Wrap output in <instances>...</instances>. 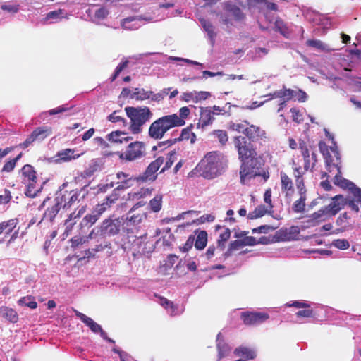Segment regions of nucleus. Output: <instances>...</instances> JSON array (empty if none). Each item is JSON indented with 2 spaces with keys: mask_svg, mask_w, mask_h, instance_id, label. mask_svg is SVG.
Here are the masks:
<instances>
[{
  "mask_svg": "<svg viewBox=\"0 0 361 361\" xmlns=\"http://www.w3.org/2000/svg\"><path fill=\"white\" fill-rule=\"evenodd\" d=\"M119 112V111H114L112 114H111L108 117L107 119L112 122V123H116L122 121L123 125H126V120L123 118L121 116L117 115V114Z\"/></svg>",
  "mask_w": 361,
  "mask_h": 361,
  "instance_id": "bf43d9fd",
  "label": "nucleus"
},
{
  "mask_svg": "<svg viewBox=\"0 0 361 361\" xmlns=\"http://www.w3.org/2000/svg\"><path fill=\"white\" fill-rule=\"evenodd\" d=\"M229 127L231 130L243 133L247 140L253 143L262 145L268 140L266 131L260 126L250 124L244 121L242 123H230Z\"/></svg>",
  "mask_w": 361,
  "mask_h": 361,
  "instance_id": "7ed1b4c3",
  "label": "nucleus"
},
{
  "mask_svg": "<svg viewBox=\"0 0 361 361\" xmlns=\"http://www.w3.org/2000/svg\"><path fill=\"white\" fill-rule=\"evenodd\" d=\"M61 208L62 205H61L57 200H55L54 204H53L51 207H49L45 210L39 223H41L43 221H47L52 223Z\"/></svg>",
  "mask_w": 361,
  "mask_h": 361,
  "instance_id": "a878e982",
  "label": "nucleus"
},
{
  "mask_svg": "<svg viewBox=\"0 0 361 361\" xmlns=\"http://www.w3.org/2000/svg\"><path fill=\"white\" fill-rule=\"evenodd\" d=\"M190 113V109L188 106H183L180 109L178 115L177 114L169 115L172 118V120L173 121L176 127H180L185 124V120L188 117Z\"/></svg>",
  "mask_w": 361,
  "mask_h": 361,
  "instance_id": "cd10ccee",
  "label": "nucleus"
},
{
  "mask_svg": "<svg viewBox=\"0 0 361 361\" xmlns=\"http://www.w3.org/2000/svg\"><path fill=\"white\" fill-rule=\"evenodd\" d=\"M176 159V152H171L167 154L166 161L165 162V164L164 167L161 169L160 173H163L165 171L168 170L171 167L175 161Z\"/></svg>",
  "mask_w": 361,
  "mask_h": 361,
  "instance_id": "3c124183",
  "label": "nucleus"
},
{
  "mask_svg": "<svg viewBox=\"0 0 361 361\" xmlns=\"http://www.w3.org/2000/svg\"><path fill=\"white\" fill-rule=\"evenodd\" d=\"M330 217H331V215L324 207L308 216L307 217L306 223L309 226H314L323 221H325Z\"/></svg>",
  "mask_w": 361,
  "mask_h": 361,
  "instance_id": "aec40b11",
  "label": "nucleus"
},
{
  "mask_svg": "<svg viewBox=\"0 0 361 361\" xmlns=\"http://www.w3.org/2000/svg\"><path fill=\"white\" fill-rule=\"evenodd\" d=\"M160 305L168 310L171 316L178 314V307L172 302L164 297H159Z\"/></svg>",
  "mask_w": 361,
  "mask_h": 361,
  "instance_id": "c9c22d12",
  "label": "nucleus"
},
{
  "mask_svg": "<svg viewBox=\"0 0 361 361\" xmlns=\"http://www.w3.org/2000/svg\"><path fill=\"white\" fill-rule=\"evenodd\" d=\"M207 233L205 231H200L197 233V237L195 236L194 245L197 250H203L207 243Z\"/></svg>",
  "mask_w": 361,
  "mask_h": 361,
  "instance_id": "473e14b6",
  "label": "nucleus"
},
{
  "mask_svg": "<svg viewBox=\"0 0 361 361\" xmlns=\"http://www.w3.org/2000/svg\"><path fill=\"white\" fill-rule=\"evenodd\" d=\"M306 195H300V197L293 204V210L295 213H300L305 211Z\"/></svg>",
  "mask_w": 361,
  "mask_h": 361,
  "instance_id": "c03bdc74",
  "label": "nucleus"
},
{
  "mask_svg": "<svg viewBox=\"0 0 361 361\" xmlns=\"http://www.w3.org/2000/svg\"><path fill=\"white\" fill-rule=\"evenodd\" d=\"M296 316L298 317H313L314 313L313 310L309 307V308H304L302 310H299L296 312Z\"/></svg>",
  "mask_w": 361,
  "mask_h": 361,
  "instance_id": "338daca9",
  "label": "nucleus"
},
{
  "mask_svg": "<svg viewBox=\"0 0 361 361\" xmlns=\"http://www.w3.org/2000/svg\"><path fill=\"white\" fill-rule=\"evenodd\" d=\"M151 96L152 91H147L144 88H135L130 98L138 101H143L149 99Z\"/></svg>",
  "mask_w": 361,
  "mask_h": 361,
  "instance_id": "f704fd0d",
  "label": "nucleus"
},
{
  "mask_svg": "<svg viewBox=\"0 0 361 361\" xmlns=\"http://www.w3.org/2000/svg\"><path fill=\"white\" fill-rule=\"evenodd\" d=\"M169 90L170 88H165L162 90L161 92L159 93H154V92L152 91V96L149 99L154 102H160L163 100L164 97L169 94Z\"/></svg>",
  "mask_w": 361,
  "mask_h": 361,
  "instance_id": "6e6d98bb",
  "label": "nucleus"
},
{
  "mask_svg": "<svg viewBox=\"0 0 361 361\" xmlns=\"http://www.w3.org/2000/svg\"><path fill=\"white\" fill-rule=\"evenodd\" d=\"M307 45L311 47L316 48L322 51H331L332 49L324 44L321 40L319 39H308L306 42Z\"/></svg>",
  "mask_w": 361,
  "mask_h": 361,
  "instance_id": "49530a36",
  "label": "nucleus"
},
{
  "mask_svg": "<svg viewBox=\"0 0 361 361\" xmlns=\"http://www.w3.org/2000/svg\"><path fill=\"white\" fill-rule=\"evenodd\" d=\"M126 115L130 120V130L134 134L142 131V127L152 116L153 114L147 106L125 108Z\"/></svg>",
  "mask_w": 361,
  "mask_h": 361,
  "instance_id": "20e7f679",
  "label": "nucleus"
},
{
  "mask_svg": "<svg viewBox=\"0 0 361 361\" xmlns=\"http://www.w3.org/2000/svg\"><path fill=\"white\" fill-rule=\"evenodd\" d=\"M194 241H195V235H190L188 237L186 242L185 243V244L183 245V247H180V250H182L184 252L189 251L192 247V246L194 245Z\"/></svg>",
  "mask_w": 361,
  "mask_h": 361,
  "instance_id": "0e129e2a",
  "label": "nucleus"
},
{
  "mask_svg": "<svg viewBox=\"0 0 361 361\" xmlns=\"http://www.w3.org/2000/svg\"><path fill=\"white\" fill-rule=\"evenodd\" d=\"M129 64V61L128 59L123 60L121 62L116 68L114 74L111 75L110 80L111 82H114L116 78L119 75V74L128 67Z\"/></svg>",
  "mask_w": 361,
  "mask_h": 361,
  "instance_id": "de8ad7c7",
  "label": "nucleus"
},
{
  "mask_svg": "<svg viewBox=\"0 0 361 361\" xmlns=\"http://www.w3.org/2000/svg\"><path fill=\"white\" fill-rule=\"evenodd\" d=\"M116 177L120 181L118 182V185L115 189H118L119 191L130 188L132 185V180H135V178H133V177H130L128 173L123 171L118 172Z\"/></svg>",
  "mask_w": 361,
  "mask_h": 361,
  "instance_id": "c85d7f7f",
  "label": "nucleus"
},
{
  "mask_svg": "<svg viewBox=\"0 0 361 361\" xmlns=\"http://www.w3.org/2000/svg\"><path fill=\"white\" fill-rule=\"evenodd\" d=\"M154 190L153 188H141L140 191L137 192H135L133 195V197L136 198H143L146 197L147 196H149L152 191Z\"/></svg>",
  "mask_w": 361,
  "mask_h": 361,
  "instance_id": "69168bd1",
  "label": "nucleus"
},
{
  "mask_svg": "<svg viewBox=\"0 0 361 361\" xmlns=\"http://www.w3.org/2000/svg\"><path fill=\"white\" fill-rule=\"evenodd\" d=\"M274 30L287 39L290 37L291 34L287 25L280 18L276 19L274 22Z\"/></svg>",
  "mask_w": 361,
  "mask_h": 361,
  "instance_id": "2f4dec72",
  "label": "nucleus"
},
{
  "mask_svg": "<svg viewBox=\"0 0 361 361\" xmlns=\"http://www.w3.org/2000/svg\"><path fill=\"white\" fill-rule=\"evenodd\" d=\"M231 237V231L229 228H226L225 231L220 234L219 238L218 239L217 243L218 246L221 249H224V243L230 238Z\"/></svg>",
  "mask_w": 361,
  "mask_h": 361,
  "instance_id": "09e8293b",
  "label": "nucleus"
},
{
  "mask_svg": "<svg viewBox=\"0 0 361 361\" xmlns=\"http://www.w3.org/2000/svg\"><path fill=\"white\" fill-rule=\"evenodd\" d=\"M93 209H94V213L97 214L101 217V216L108 209H111V207L103 200L102 203L97 204Z\"/></svg>",
  "mask_w": 361,
  "mask_h": 361,
  "instance_id": "5fc2aeb1",
  "label": "nucleus"
},
{
  "mask_svg": "<svg viewBox=\"0 0 361 361\" xmlns=\"http://www.w3.org/2000/svg\"><path fill=\"white\" fill-rule=\"evenodd\" d=\"M192 125L183 128L181 130V133L179 137L173 139H169L164 142H159V146L161 145H166L167 147H170L175 143L183 140H190L191 144H194L196 141V135L192 132Z\"/></svg>",
  "mask_w": 361,
  "mask_h": 361,
  "instance_id": "6ab92c4d",
  "label": "nucleus"
},
{
  "mask_svg": "<svg viewBox=\"0 0 361 361\" xmlns=\"http://www.w3.org/2000/svg\"><path fill=\"white\" fill-rule=\"evenodd\" d=\"M0 314L2 317L12 323H16L18 320V316L16 311L11 307L6 306L1 307L0 308Z\"/></svg>",
  "mask_w": 361,
  "mask_h": 361,
  "instance_id": "c756f323",
  "label": "nucleus"
},
{
  "mask_svg": "<svg viewBox=\"0 0 361 361\" xmlns=\"http://www.w3.org/2000/svg\"><path fill=\"white\" fill-rule=\"evenodd\" d=\"M253 142L247 140L244 136H235L233 138L235 148L238 151L239 159L247 158L252 155H257L256 149L253 147Z\"/></svg>",
  "mask_w": 361,
  "mask_h": 361,
  "instance_id": "ddd939ff",
  "label": "nucleus"
},
{
  "mask_svg": "<svg viewBox=\"0 0 361 361\" xmlns=\"http://www.w3.org/2000/svg\"><path fill=\"white\" fill-rule=\"evenodd\" d=\"M223 8L226 13H230L236 21H241L245 18V15L242 10L237 5L230 1L224 2L223 4Z\"/></svg>",
  "mask_w": 361,
  "mask_h": 361,
  "instance_id": "b1692460",
  "label": "nucleus"
},
{
  "mask_svg": "<svg viewBox=\"0 0 361 361\" xmlns=\"http://www.w3.org/2000/svg\"><path fill=\"white\" fill-rule=\"evenodd\" d=\"M216 348L218 350V360L228 355L231 352V348L224 341L221 333H219L216 337Z\"/></svg>",
  "mask_w": 361,
  "mask_h": 361,
  "instance_id": "bb28decb",
  "label": "nucleus"
},
{
  "mask_svg": "<svg viewBox=\"0 0 361 361\" xmlns=\"http://www.w3.org/2000/svg\"><path fill=\"white\" fill-rule=\"evenodd\" d=\"M19 221L17 218L10 219L0 222V235H4L6 238L11 235L8 241L9 244L14 242L18 236L19 229L14 231Z\"/></svg>",
  "mask_w": 361,
  "mask_h": 361,
  "instance_id": "dca6fc26",
  "label": "nucleus"
},
{
  "mask_svg": "<svg viewBox=\"0 0 361 361\" xmlns=\"http://www.w3.org/2000/svg\"><path fill=\"white\" fill-rule=\"evenodd\" d=\"M117 154L121 160L134 161L145 156L146 146L143 142H130L124 152H118Z\"/></svg>",
  "mask_w": 361,
  "mask_h": 361,
  "instance_id": "1a4fd4ad",
  "label": "nucleus"
},
{
  "mask_svg": "<svg viewBox=\"0 0 361 361\" xmlns=\"http://www.w3.org/2000/svg\"><path fill=\"white\" fill-rule=\"evenodd\" d=\"M164 158L163 157H159L154 161H152L148 166L147 167L145 172L139 176L138 177H135V180L137 182H146L148 180L154 181L157 178V174L156 173L161 166L164 164Z\"/></svg>",
  "mask_w": 361,
  "mask_h": 361,
  "instance_id": "2eb2a0df",
  "label": "nucleus"
},
{
  "mask_svg": "<svg viewBox=\"0 0 361 361\" xmlns=\"http://www.w3.org/2000/svg\"><path fill=\"white\" fill-rule=\"evenodd\" d=\"M63 15H64V11L62 10V9H58V10H56V11H52L49 12L47 14L45 20H60V19H61L63 17Z\"/></svg>",
  "mask_w": 361,
  "mask_h": 361,
  "instance_id": "8fccbe9b",
  "label": "nucleus"
},
{
  "mask_svg": "<svg viewBox=\"0 0 361 361\" xmlns=\"http://www.w3.org/2000/svg\"><path fill=\"white\" fill-rule=\"evenodd\" d=\"M21 172L23 176L22 182L27 187V189L25 192V195L29 197H35L39 190L36 186V171L31 165L26 164L21 169Z\"/></svg>",
  "mask_w": 361,
  "mask_h": 361,
  "instance_id": "9d476101",
  "label": "nucleus"
},
{
  "mask_svg": "<svg viewBox=\"0 0 361 361\" xmlns=\"http://www.w3.org/2000/svg\"><path fill=\"white\" fill-rule=\"evenodd\" d=\"M68 186V183H63L60 187L61 192L55 199L62 205V208L65 209H69L76 203H78L87 194V192L83 188L71 189L70 190H65Z\"/></svg>",
  "mask_w": 361,
  "mask_h": 361,
  "instance_id": "39448f33",
  "label": "nucleus"
},
{
  "mask_svg": "<svg viewBox=\"0 0 361 361\" xmlns=\"http://www.w3.org/2000/svg\"><path fill=\"white\" fill-rule=\"evenodd\" d=\"M53 134V128L49 126H41L35 128L25 140L19 144V147L26 149L35 142H42Z\"/></svg>",
  "mask_w": 361,
  "mask_h": 361,
  "instance_id": "9b49d317",
  "label": "nucleus"
},
{
  "mask_svg": "<svg viewBox=\"0 0 361 361\" xmlns=\"http://www.w3.org/2000/svg\"><path fill=\"white\" fill-rule=\"evenodd\" d=\"M240 317L245 325H257L266 322L269 316L264 312H244Z\"/></svg>",
  "mask_w": 361,
  "mask_h": 361,
  "instance_id": "a211bd4d",
  "label": "nucleus"
},
{
  "mask_svg": "<svg viewBox=\"0 0 361 361\" xmlns=\"http://www.w3.org/2000/svg\"><path fill=\"white\" fill-rule=\"evenodd\" d=\"M346 205H348L353 211L356 213L359 212V204L360 202H357V198L356 200L351 199L350 197H346Z\"/></svg>",
  "mask_w": 361,
  "mask_h": 361,
  "instance_id": "680f3d73",
  "label": "nucleus"
},
{
  "mask_svg": "<svg viewBox=\"0 0 361 361\" xmlns=\"http://www.w3.org/2000/svg\"><path fill=\"white\" fill-rule=\"evenodd\" d=\"M333 245L340 250H347L350 247L349 242L345 239H337L333 241Z\"/></svg>",
  "mask_w": 361,
  "mask_h": 361,
  "instance_id": "13d9d810",
  "label": "nucleus"
},
{
  "mask_svg": "<svg viewBox=\"0 0 361 361\" xmlns=\"http://www.w3.org/2000/svg\"><path fill=\"white\" fill-rule=\"evenodd\" d=\"M123 225V219L113 218V216L105 219L99 226V232L103 236H114L118 235Z\"/></svg>",
  "mask_w": 361,
  "mask_h": 361,
  "instance_id": "f8f14e48",
  "label": "nucleus"
},
{
  "mask_svg": "<svg viewBox=\"0 0 361 361\" xmlns=\"http://www.w3.org/2000/svg\"><path fill=\"white\" fill-rule=\"evenodd\" d=\"M109 15V11L105 7L98 8L94 13V18L98 20L104 19Z\"/></svg>",
  "mask_w": 361,
  "mask_h": 361,
  "instance_id": "052dcab7",
  "label": "nucleus"
},
{
  "mask_svg": "<svg viewBox=\"0 0 361 361\" xmlns=\"http://www.w3.org/2000/svg\"><path fill=\"white\" fill-rule=\"evenodd\" d=\"M106 139L114 144H127L133 140V137L128 135L127 133L116 130L108 134Z\"/></svg>",
  "mask_w": 361,
  "mask_h": 361,
  "instance_id": "5701e85b",
  "label": "nucleus"
},
{
  "mask_svg": "<svg viewBox=\"0 0 361 361\" xmlns=\"http://www.w3.org/2000/svg\"><path fill=\"white\" fill-rule=\"evenodd\" d=\"M18 304L20 306H25L30 309H36L37 307V303L35 301V297L32 295L22 297L18 300Z\"/></svg>",
  "mask_w": 361,
  "mask_h": 361,
  "instance_id": "a19ab883",
  "label": "nucleus"
},
{
  "mask_svg": "<svg viewBox=\"0 0 361 361\" xmlns=\"http://www.w3.org/2000/svg\"><path fill=\"white\" fill-rule=\"evenodd\" d=\"M73 312H75L76 317H78L84 324H85L92 332L99 333L101 337L109 343H115L113 339L108 337L107 334L102 329V326L95 322L92 319L88 317L87 315L80 312L75 309H73Z\"/></svg>",
  "mask_w": 361,
  "mask_h": 361,
  "instance_id": "f3484780",
  "label": "nucleus"
},
{
  "mask_svg": "<svg viewBox=\"0 0 361 361\" xmlns=\"http://www.w3.org/2000/svg\"><path fill=\"white\" fill-rule=\"evenodd\" d=\"M299 149L304 160L305 171H307L309 170L313 171V169L317 163V157L316 153L314 152H312L310 154V149H312V147L305 141L302 140H299Z\"/></svg>",
  "mask_w": 361,
  "mask_h": 361,
  "instance_id": "4468645a",
  "label": "nucleus"
},
{
  "mask_svg": "<svg viewBox=\"0 0 361 361\" xmlns=\"http://www.w3.org/2000/svg\"><path fill=\"white\" fill-rule=\"evenodd\" d=\"M12 199L11 192L9 190L5 189L4 191V194L0 195V205L6 204Z\"/></svg>",
  "mask_w": 361,
  "mask_h": 361,
  "instance_id": "e2e57ef3",
  "label": "nucleus"
},
{
  "mask_svg": "<svg viewBox=\"0 0 361 361\" xmlns=\"http://www.w3.org/2000/svg\"><path fill=\"white\" fill-rule=\"evenodd\" d=\"M21 157L22 153H20L15 158L6 161L1 169V172H11L16 167L17 161L21 158Z\"/></svg>",
  "mask_w": 361,
  "mask_h": 361,
  "instance_id": "a18cd8bd",
  "label": "nucleus"
},
{
  "mask_svg": "<svg viewBox=\"0 0 361 361\" xmlns=\"http://www.w3.org/2000/svg\"><path fill=\"white\" fill-rule=\"evenodd\" d=\"M346 205V199L342 195H336L332 202L327 206H325L331 216H335L340 210Z\"/></svg>",
  "mask_w": 361,
  "mask_h": 361,
  "instance_id": "4be33fe9",
  "label": "nucleus"
},
{
  "mask_svg": "<svg viewBox=\"0 0 361 361\" xmlns=\"http://www.w3.org/2000/svg\"><path fill=\"white\" fill-rule=\"evenodd\" d=\"M231 116V114L226 111L224 107L219 106L201 107L200 110V118L197 126L198 128L204 129L212 124L215 120V116Z\"/></svg>",
  "mask_w": 361,
  "mask_h": 361,
  "instance_id": "6e6552de",
  "label": "nucleus"
},
{
  "mask_svg": "<svg viewBox=\"0 0 361 361\" xmlns=\"http://www.w3.org/2000/svg\"><path fill=\"white\" fill-rule=\"evenodd\" d=\"M99 218L100 216L97 214L94 213V209H93L91 214H87L82 218L80 226L82 228H90L99 219Z\"/></svg>",
  "mask_w": 361,
  "mask_h": 361,
  "instance_id": "7c9ffc66",
  "label": "nucleus"
},
{
  "mask_svg": "<svg viewBox=\"0 0 361 361\" xmlns=\"http://www.w3.org/2000/svg\"><path fill=\"white\" fill-rule=\"evenodd\" d=\"M86 207V205L82 206L81 208H80L78 212L74 211L69 214L68 217L65 221L66 228L63 233L64 235L67 236L71 233L73 226L76 223V219L80 218L81 216L85 212Z\"/></svg>",
  "mask_w": 361,
  "mask_h": 361,
  "instance_id": "412c9836",
  "label": "nucleus"
},
{
  "mask_svg": "<svg viewBox=\"0 0 361 361\" xmlns=\"http://www.w3.org/2000/svg\"><path fill=\"white\" fill-rule=\"evenodd\" d=\"M240 182L245 183L247 179H250L259 175V170L262 166V159L259 156L252 155L246 159H240Z\"/></svg>",
  "mask_w": 361,
  "mask_h": 361,
  "instance_id": "423d86ee",
  "label": "nucleus"
},
{
  "mask_svg": "<svg viewBox=\"0 0 361 361\" xmlns=\"http://www.w3.org/2000/svg\"><path fill=\"white\" fill-rule=\"evenodd\" d=\"M329 137L332 140L333 146L328 147L324 141L319 142V148L324 157L326 170L329 173L336 171L334 183L341 188L349 190L355 196L357 194V190L361 189L357 188L353 182L342 177L341 157L338 147L334 141V137L331 135H329Z\"/></svg>",
  "mask_w": 361,
  "mask_h": 361,
  "instance_id": "f257e3e1",
  "label": "nucleus"
},
{
  "mask_svg": "<svg viewBox=\"0 0 361 361\" xmlns=\"http://www.w3.org/2000/svg\"><path fill=\"white\" fill-rule=\"evenodd\" d=\"M97 234L94 233V229L92 230V231L89 233L88 235L85 237H74L71 239L72 245L74 247H77L79 245H82L89 242L90 239H93L96 238Z\"/></svg>",
  "mask_w": 361,
  "mask_h": 361,
  "instance_id": "ea45409f",
  "label": "nucleus"
},
{
  "mask_svg": "<svg viewBox=\"0 0 361 361\" xmlns=\"http://www.w3.org/2000/svg\"><path fill=\"white\" fill-rule=\"evenodd\" d=\"M270 210L266 207L264 205H259L257 207L254 211L250 212L247 214V218L249 219H256L257 218L263 216L265 214L269 213Z\"/></svg>",
  "mask_w": 361,
  "mask_h": 361,
  "instance_id": "4c0bfd02",
  "label": "nucleus"
},
{
  "mask_svg": "<svg viewBox=\"0 0 361 361\" xmlns=\"http://www.w3.org/2000/svg\"><path fill=\"white\" fill-rule=\"evenodd\" d=\"M235 353L238 356H243L248 360H253L256 357L255 352L247 347H239L235 350Z\"/></svg>",
  "mask_w": 361,
  "mask_h": 361,
  "instance_id": "58836bf2",
  "label": "nucleus"
},
{
  "mask_svg": "<svg viewBox=\"0 0 361 361\" xmlns=\"http://www.w3.org/2000/svg\"><path fill=\"white\" fill-rule=\"evenodd\" d=\"M121 197V191L118 189H114L111 193L107 195L104 201L111 208L119 200Z\"/></svg>",
  "mask_w": 361,
  "mask_h": 361,
  "instance_id": "79ce46f5",
  "label": "nucleus"
},
{
  "mask_svg": "<svg viewBox=\"0 0 361 361\" xmlns=\"http://www.w3.org/2000/svg\"><path fill=\"white\" fill-rule=\"evenodd\" d=\"M75 150L72 149H66L58 152L56 157L59 159L63 161H68L72 159H76L80 157L79 154L74 155Z\"/></svg>",
  "mask_w": 361,
  "mask_h": 361,
  "instance_id": "e433bc0d",
  "label": "nucleus"
},
{
  "mask_svg": "<svg viewBox=\"0 0 361 361\" xmlns=\"http://www.w3.org/2000/svg\"><path fill=\"white\" fill-rule=\"evenodd\" d=\"M349 216L346 212L341 214L336 219V224L338 226L345 227L348 224Z\"/></svg>",
  "mask_w": 361,
  "mask_h": 361,
  "instance_id": "774afa93",
  "label": "nucleus"
},
{
  "mask_svg": "<svg viewBox=\"0 0 361 361\" xmlns=\"http://www.w3.org/2000/svg\"><path fill=\"white\" fill-rule=\"evenodd\" d=\"M280 177L282 192L286 197L292 196L295 191L292 179L284 172H281Z\"/></svg>",
  "mask_w": 361,
  "mask_h": 361,
  "instance_id": "393cba45",
  "label": "nucleus"
},
{
  "mask_svg": "<svg viewBox=\"0 0 361 361\" xmlns=\"http://www.w3.org/2000/svg\"><path fill=\"white\" fill-rule=\"evenodd\" d=\"M93 209H94V213L97 214L101 217V216L108 209H111V207L103 200L102 203L97 204Z\"/></svg>",
  "mask_w": 361,
  "mask_h": 361,
  "instance_id": "864d4df0",
  "label": "nucleus"
},
{
  "mask_svg": "<svg viewBox=\"0 0 361 361\" xmlns=\"http://www.w3.org/2000/svg\"><path fill=\"white\" fill-rule=\"evenodd\" d=\"M195 103L204 101L211 97V93L207 91H194Z\"/></svg>",
  "mask_w": 361,
  "mask_h": 361,
  "instance_id": "603ef678",
  "label": "nucleus"
},
{
  "mask_svg": "<svg viewBox=\"0 0 361 361\" xmlns=\"http://www.w3.org/2000/svg\"><path fill=\"white\" fill-rule=\"evenodd\" d=\"M226 162V158L221 152L212 151L204 155L195 169L204 178L212 179L221 173Z\"/></svg>",
  "mask_w": 361,
  "mask_h": 361,
  "instance_id": "f03ea898",
  "label": "nucleus"
},
{
  "mask_svg": "<svg viewBox=\"0 0 361 361\" xmlns=\"http://www.w3.org/2000/svg\"><path fill=\"white\" fill-rule=\"evenodd\" d=\"M281 94H282L283 99L289 101L291 99L296 97V91L289 89V88L288 89V88L283 87V89H281Z\"/></svg>",
  "mask_w": 361,
  "mask_h": 361,
  "instance_id": "4d7b16f0",
  "label": "nucleus"
},
{
  "mask_svg": "<svg viewBox=\"0 0 361 361\" xmlns=\"http://www.w3.org/2000/svg\"><path fill=\"white\" fill-rule=\"evenodd\" d=\"M162 199L161 195H157L153 199L149 201V207L154 212H158L161 210L162 207Z\"/></svg>",
  "mask_w": 361,
  "mask_h": 361,
  "instance_id": "37998d69",
  "label": "nucleus"
},
{
  "mask_svg": "<svg viewBox=\"0 0 361 361\" xmlns=\"http://www.w3.org/2000/svg\"><path fill=\"white\" fill-rule=\"evenodd\" d=\"M176 127V126L170 115H166L151 123L148 130V135L154 140H161L169 130Z\"/></svg>",
  "mask_w": 361,
  "mask_h": 361,
  "instance_id": "0eeeda50",
  "label": "nucleus"
},
{
  "mask_svg": "<svg viewBox=\"0 0 361 361\" xmlns=\"http://www.w3.org/2000/svg\"><path fill=\"white\" fill-rule=\"evenodd\" d=\"M210 135L222 146L225 145L228 140V133L224 130H214L210 133Z\"/></svg>",
  "mask_w": 361,
  "mask_h": 361,
  "instance_id": "72a5a7b5",
  "label": "nucleus"
}]
</instances>
